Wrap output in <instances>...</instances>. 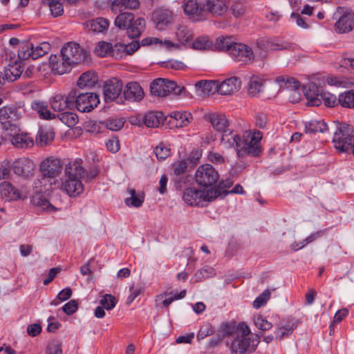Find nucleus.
<instances>
[{"label":"nucleus","instance_id":"1","mask_svg":"<svg viewBox=\"0 0 354 354\" xmlns=\"http://www.w3.org/2000/svg\"><path fill=\"white\" fill-rule=\"evenodd\" d=\"M262 136V133L259 131L254 132L245 131L239 140L237 156L239 158H243L245 155L252 157L259 156L262 152L260 144Z\"/></svg>","mask_w":354,"mask_h":354},{"label":"nucleus","instance_id":"2","mask_svg":"<svg viewBox=\"0 0 354 354\" xmlns=\"http://www.w3.org/2000/svg\"><path fill=\"white\" fill-rule=\"evenodd\" d=\"M333 138L335 148L340 153H352L354 156V134L353 128L347 124L337 122Z\"/></svg>","mask_w":354,"mask_h":354},{"label":"nucleus","instance_id":"3","mask_svg":"<svg viewBox=\"0 0 354 354\" xmlns=\"http://www.w3.org/2000/svg\"><path fill=\"white\" fill-rule=\"evenodd\" d=\"M114 24L118 28L126 30L129 37L136 38L145 30L146 23L142 17L134 19L131 12H122L115 17Z\"/></svg>","mask_w":354,"mask_h":354},{"label":"nucleus","instance_id":"4","mask_svg":"<svg viewBox=\"0 0 354 354\" xmlns=\"http://www.w3.org/2000/svg\"><path fill=\"white\" fill-rule=\"evenodd\" d=\"M220 195L221 192L218 189L203 191L195 187H188L183 191V198L189 205L203 206L204 202H211Z\"/></svg>","mask_w":354,"mask_h":354},{"label":"nucleus","instance_id":"5","mask_svg":"<svg viewBox=\"0 0 354 354\" xmlns=\"http://www.w3.org/2000/svg\"><path fill=\"white\" fill-rule=\"evenodd\" d=\"M73 106L80 112H90L100 103L97 94L91 92L81 93L77 89L71 91Z\"/></svg>","mask_w":354,"mask_h":354},{"label":"nucleus","instance_id":"6","mask_svg":"<svg viewBox=\"0 0 354 354\" xmlns=\"http://www.w3.org/2000/svg\"><path fill=\"white\" fill-rule=\"evenodd\" d=\"M335 30L338 33H345L354 28V11L347 7L339 6L333 14Z\"/></svg>","mask_w":354,"mask_h":354},{"label":"nucleus","instance_id":"7","mask_svg":"<svg viewBox=\"0 0 354 354\" xmlns=\"http://www.w3.org/2000/svg\"><path fill=\"white\" fill-rule=\"evenodd\" d=\"M61 53L72 66L88 62L89 53L75 42H68L62 48Z\"/></svg>","mask_w":354,"mask_h":354},{"label":"nucleus","instance_id":"8","mask_svg":"<svg viewBox=\"0 0 354 354\" xmlns=\"http://www.w3.org/2000/svg\"><path fill=\"white\" fill-rule=\"evenodd\" d=\"M21 118V112L15 108L3 106L0 109V122L10 135L19 131V120Z\"/></svg>","mask_w":354,"mask_h":354},{"label":"nucleus","instance_id":"9","mask_svg":"<svg viewBox=\"0 0 354 354\" xmlns=\"http://www.w3.org/2000/svg\"><path fill=\"white\" fill-rule=\"evenodd\" d=\"M219 175L210 164H204L198 167L194 179L201 187H208L214 185L218 180Z\"/></svg>","mask_w":354,"mask_h":354},{"label":"nucleus","instance_id":"10","mask_svg":"<svg viewBox=\"0 0 354 354\" xmlns=\"http://www.w3.org/2000/svg\"><path fill=\"white\" fill-rule=\"evenodd\" d=\"M290 46L288 43L278 38L261 39L257 41L254 50L257 57L263 59L270 51L288 49Z\"/></svg>","mask_w":354,"mask_h":354},{"label":"nucleus","instance_id":"11","mask_svg":"<svg viewBox=\"0 0 354 354\" xmlns=\"http://www.w3.org/2000/svg\"><path fill=\"white\" fill-rule=\"evenodd\" d=\"M259 343L245 335H237L232 342L230 351L232 354H250L255 351Z\"/></svg>","mask_w":354,"mask_h":354},{"label":"nucleus","instance_id":"12","mask_svg":"<svg viewBox=\"0 0 354 354\" xmlns=\"http://www.w3.org/2000/svg\"><path fill=\"white\" fill-rule=\"evenodd\" d=\"M231 57L240 64H249L253 62L256 56L255 53L246 44L236 43L231 48Z\"/></svg>","mask_w":354,"mask_h":354},{"label":"nucleus","instance_id":"13","mask_svg":"<svg viewBox=\"0 0 354 354\" xmlns=\"http://www.w3.org/2000/svg\"><path fill=\"white\" fill-rule=\"evenodd\" d=\"M40 171L43 180L48 179L49 182L54 180L62 171L60 160L53 157L46 158L40 164Z\"/></svg>","mask_w":354,"mask_h":354},{"label":"nucleus","instance_id":"14","mask_svg":"<svg viewBox=\"0 0 354 354\" xmlns=\"http://www.w3.org/2000/svg\"><path fill=\"white\" fill-rule=\"evenodd\" d=\"M229 0H205L204 10L207 15L215 17H224L229 10Z\"/></svg>","mask_w":354,"mask_h":354},{"label":"nucleus","instance_id":"15","mask_svg":"<svg viewBox=\"0 0 354 354\" xmlns=\"http://www.w3.org/2000/svg\"><path fill=\"white\" fill-rule=\"evenodd\" d=\"M183 8L185 15L193 21H203L207 19L204 7L199 8L197 0H185Z\"/></svg>","mask_w":354,"mask_h":354},{"label":"nucleus","instance_id":"16","mask_svg":"<svg viewBox=\"0 0 354 354\" xmlns=\"http://www.w3.org/2000/svg\"><path fill=\"white\" fill-rule=\"evenodd\" d=\"M11 166L15 174L25 178L32 176L35 168V162L26 157L15 160Z\"/></svg>","mask_w":354,"mask_h":354},{"label":"nucleus","instance_id":"17","mask_svg":"<svg viewBox=\"0 0 354 354\" xmlns=\"http://www.w3.org/2000/svg\"><path fill=\"white\" fill-rule=\"evenodd\" d=\"M153 20L158 30H164L174 21V13L168 9L160 8L153 12Z\"/></svg>","mask_w":354,"mask_h":354},{"label":"nucleus","instance_id":"18","mask_svg":"<svg viewBox=\"0 0 354 354\" xmlns=\"http://www.w3.org/2000/svg\"><path fill=\"white\" fill-rule=\"evenodd\" d=\"M122 89V82L117 78L108 80L104 86V97L106 102H113L118 98Z\"/></svg>","mask_w":354,"mask_h":354},{"label":"nucleus","instance_id":"19","mask_svg":"<svg viewBox=\"0 0 354 354\" xmlns=\"http://www.w3.org/2000/svg\"><path fill=\"white\" fill-rule=\"evenodd\" d=\"M52 71L55 74L62 75L71 71L72 64L62 55H52L49 59Z\"/></svg>","mask_w":354,"mask_h":354},{"label":"nucleus","instance_id":"20","mask_svg":"<svg viewBox=\"0 0 354 354\" xmlns=\"http://www.w3.org/2000/svg\"><path fill=\"white\" fill-rule=\"evenodd\" d=\"M241 86V82L236 77L227 78L222 82L218 81V93L222 95H230L237 92Z\"/></svg>","mask_w":354,"mask_h":354},{"label":"nucleus","instance_id":"21","mask_svg":"<svg viewBox=\"0 0 354 354\" xmlns=\"http://www.w3.org/2000/svg\"><path fill=\"white\" fill-rule=\"evenodd\" d=\"M61 189L69 196L76 197L82 193L84 186L81 179L64 178L61 185Z\"/></svg>","mask_w":354,"mask_h":354},{"label":"nucleus","instance_id":"22","mask_svg":"<svg viewBox=\"0 0 354 354\" xmlns=\"http://www.w3.org/2000/svg\"><path fill=\"white\" fill-rule=\"evenodd\" d=\"M124 98L131 102H138L144 97V91L140 84L135 82H129L123 92Z\"/></svg>","mask_w":354,"mask_h":354},{"label":"nucleus","instance_id":"23","mask_svg":"<svg viewBox=\"0 0 354 354\" xmlns=\"http://www.w3.org/2000/svg\"><path fill=\"white\" fill-rule=\"evenodd\" d=\"M51 108L55 111L62 112L67 109L73 108V99L71 98V92L67 95L62 94L55 95L50 101Z\"/></svg>","mask_w":354,"mask_h":354},{"label":"nucleus","instance_id":"24","mask_svg":"<svg viewBox=\"0 0 354 354\" xmlns=\"http://www.w3.org/2000/svg\"><path fill=\"white\" fill-rule=\"evenodd\" d=\"M140 48L138 41H133L129 44H118L114 46L112 52V57L116 59L122 58L127 55H132Z\"/></svg>","mask_w":354,"mask_h":354},{"label":"nucleus","instance_id":"25","mask_svg":"<svg viewBox=\"0 0 354 354\" xmlns=\"http://www.w3.org/2000/svg\"><path fill=\"white\" fill-rule=\"evenodd\" d=\"M303 91L308 100L307 105L319 106L321 104L320 93L316 84L310 83L304 86Z\"/></svg>","mask_w":354,"mask_h":354},{"label":"nucleus","instance_id":"26","mask_svg":"<svg viewBox=\"0 0 354 354\" xmlns=\"http://www.w3.org/2000/svg\"><path fill=\"white\" fill-rule=\"evenodd\" d=\"M275 83L278 85V91L287 89L290 92L295 90H298L300 87V83L294 77L289 75H283L276 77Z\"/></svg>","mask_w":354,"mask_h":354},{"label":"nucleus","instance_id":"27","mask_svg":"<svg viewBox=\"0 0 354 354\" xmlns=\"http://www.w3.org/2000/svg\"><path fill=\"white\" fill-rule=\"evenodd\" d=\"M240 138L241 136H239L232 130H224L221 138V144L225 149H229L231 147L235 148L237 153L238 144L239 142V140H240Z\"/></svg>","mask_w":354,"mask_h":354},{"label":"nucleus","instance_id":"28","mask_svg":"<svg viewBox=\"0 0 354 354\" xmlns=\"http://www.w3.org/2000/svg\"><path fill=\"white\" fill-rule=\"evenodd\" d=\"M0 194L8 201L17 200L21 197L19 190L6 181L0 184Z\"/></svg>","mask_w":354,"mask_h":354},{"label":"nucleus","instance_id":"29","mask_svg":"<svg viewBox=\"0 0 354 354\" xmlns=\"http://www.w3.org/2000/svg\"><path fill=\"white\" fill-rule=\"evenodd\" d=\"M139 0H114L111 4V10L114 12L124 10H136L140 7Z\"/></svg>","mask_w":354,"mask_h":354},{"label":"nucleus","instance_id":"30","mask_svg":"<svg viewBox=\"0 0 354 354\" xmlns=\"http://www.w3.org/2000/svg\"><path fill=\"white\" fill-rule=\"evenodd\" d=\"M85 174V169L80 161L69 162L65 167V178L81 179Z\"/></svg>","mask_w":354,"mask_h":354},{"label":"nucleus","instance_id":"31","mask_svg":"<svg viewBox=\"0 0 354 354\" xmlns=\"http://www.w3.org/2000/svg\"><path fill=\"white\" fill-rule=\"evenodd\" d=\"M22 72L21 63L15 62L14 63L9 64L8 66L5 68L3 75L5 80L9 82H14L20 77Z\"/></svg>","mask_w":354,"mask_h":354},{"label":"nucleus","instance_id":"32","mask_svg":"<svg viewBox=\"0 0 354 354\" xmlns=\"http://www.w3.org/2000/svg\"><path fill=\"white\" fill-rule=\"evenodd\" d=\"M12 144L17 148H27L33 145L32 138L26 133H12Z\"/></svg>","mask_w":354,"mask_h":354},{"label":"nucleus","instance_id":"33","mask_svg":"<svg viewBox=\"0 0 354 354\" xmlns=\"http://www.w3.org/2000/svg\"><path fill=\"white\" fill-rule=\"evenodd\" d=\"M163 121L164 115L161 112L151 111L142 117V122L149 128L158 127Z\"/></svg>","mask_w":354,"mask_h":354},{"label":"nucleus","instance_id":"34","mask_svg":"<svg viewBox=\"0 0 354 354\" xmlns=\"http://www.w3.org/2000/svg\"><path fill=\"white\" fill-rule=\"evenodd\" d=\"M195 86L205 95L218 93V80L198 81L196 83Z\"/></svg>","mask_w":354,"mask_h":354},{"label":"nucleus","instance_id":"35","mask_svg":"<svg viewBox=\"0 0 354 354\" xmlns=\"http://www.w3.org/2000/svg\"><path fill=\"white\" fill-rule=\"evenodd\" d=\"M208 120L212 127L218 131H224L229 124L226 116L221 113H213L208 116Z\"/></svg>","mask_w":354,"mask_h":354},{"label":"nucleus","instance_id":"36","mask_svg":"<svg viewBox=\"0 0 354 354\" xmlns=\"http://www.w3.org/2000/svg\"><path fill=\"white\" fill-rule=\"evenodd\" d=\"M54 136L53 130L41 128L36 137V144L39 147L48 145L53 140Z\"/></svg>","mask_w":354,"mask_h":354},{"label":"nucleus","instance_id":"37","mask_svg":"<svg viewBox=\"0 0 354 354\" xmlns=\"http://www.w3.org/2000/svg\"><path fill=\"white\" fill-rule=\"evenodd\" d=\"M192 31L185 25L178 26L176 31V37L178 41L183 45H185L191 41L193 38Z\"/></svg>","mask_w":354,"mask_h":354},{"label":"nucleus","instance_id":"38","mask_svg":"<svg viewBox=\"0 0 354 354\" xmlns=\"http://www.w3.org/2000/svg\"><path fill=\"white\" fill-rule=\"evenodd\" d=\"M299 322L295 319L288 320L285 325L279 326L277 328L276 337L282 339L284 337L291 334L295 328L297 327Z\"/></svg>","mask_w":354,"mask_h":354},{"label":"nucleus","instance_id":"39","mask_svg":"<svg viewBox=\"0 0 354 354\" xmlns=\"http://www.w3.org/2000/svg\"><path fill=\"white\" fill-rule=\"evenodd\" d=\"M213 46V41L207 35H200L195 38L191 43L193 49L205 50L211 49Z\"/></svg>","mask_w":354,"mask_h":354},{"label":"nucleus","instance_id":"40","mask_svg":"<svg viewBox=\"0 0 354 354\" xmlns=\"http://www.w3.org/2000/svg\"><path fill=\"white\" fill-rule=\"evenodd\" d=\"M31 106L43 119L49 120L55 117V115L49 111L47 104L44 102L35 101L32 103Z\"/></svg>","mask_w":354,"mask_h":354},{"label":"nucleus","instance_id":"41","mask_svg":"<svg viewBox=\"0 0 354 354\" xmlns=\"http://www.w3.org/2000/svg\"><path fill=\"white\" fill-rule=\"evenodd\" d=\"M97 82L96 76L90 72H86L79 77L77 81V86L80 88H91Z\"/></svg>","mask_w":354,"mask_h":354},{"label":"nucleus","instance_id":"42","mask_svg":"<svg viewBox=\"0 0 354 354\" xmlns=\"http://www.w3.org/2000/svg\"><path fill=\"white\" fill-rule=\"evenodd\" d=\"M263 84L262 80L258 77L251 78L248 84V94L252 97H257L262 92Z\"/></svg>","mask_w":354,"mask_h":354},{"label":"nucleus","instance_id":"43","mask_svg":"<svg viewBox=\"0 0 354 354\" xmlns=\"http://www.w3.org/2000/svg\"><path fill=\"white\" fill-rule=\"evenodd\" d=\"M338 102L343 107L354 108V90H349L339 94Z\"/></svg>","mask_w":354,"mask_h":354},{"label":"nucleus","instance_id":"44","mask_svg":"<svg viewBox=\"0 0 354 354\" xmlns=\"http://www.w3.org/2000/svg\"><path fill=\"white\" fill-rule=\"evenodd\" d=\"M151 94L158 97L166 96L165 88V79H156L153 80L150 85Z\"/></svg>","mask_w":354,"mask_h":354},{"label":"nucleus","instance_id":"45","mask_svg":"<svg viewBox=\"0 0 354 354\" xmlns=\"http://www.w3.org/2000/svg\"><path fill=\"white\" fill-rule=\"evenodd\" d=\"M128 192L131 196L125 199L126 205L136 207H140L144 201V196L137 194L135 189H129Z\"/></svg>","mask_w":354,"mask_h":354},{"label":"nucleus","instance_id":"46","mask_svg":"<svg viewBox=\"0 0 354 354\" xmlns=\"http://www.w3.org/2000/svg\"><path fill=\"white\" fill-rule=\"evenodd\" d=\"M109 26V21L105 18L98 17L90 21V30L95 32H102Z\"/></svg>","mask_w":354,"mask_h":354},{"label":"nucleus","instance_id":"47","mask_svg":"<svg viewBox=\"0 0 354 354\" xmlns=\"http://www.w3.org/2000/svg\"><path fill=\"white\" fill-rule=\"evenodd\" d=\"M236 44L234 42L232 37H219L216 41V47L221 50L228 51L231 53V48Z\"/></svg>","mask_w":354,"mask_h":354},{"label":"nucleus","instance_id":"48","mask_svg":"<svg viewBox=\"0 0 354 354\" xmlns=\"http://www.w3.org/2000/svg\"><path fill=\"white\" fill-rule=\"evenodd\" d=\"M59 119L68 127H73L78 122L77 115L72 112L65 111L57 115Z\"/></svg>","mask_w":354,"mask_h":354},{"label":"nucleus","instance_id":"49","mask_svg":"<svg viewBox=\"0 0 354 354\" xmlns=\"http://www.w3.org/2000/svg\"><path fill=\"white\" fill-rule=\"evenodd\" d=\"M306 128L310 133H324L328 130L327 124L323 120L310 121Z\"/></svg>","mask_w":354,"mask_h":354},{"label":"nucleus","instance_id":"50","mask_svg":"<svg viewBox=\"0 0 354 354\" xmlns=\"http://www.w3.org/2000/svg\"><path fill=\"white\" fill-rule=\"evenodd\" d=\"M32 44L30 42L22 43L18 49V57L20 59L26 60L32 59Z\"/></svg>","mask_w":354,"mask_h":354},{"label":"nucleus","instance_id":"51","mask_svg":"<svg viewBox=\"0 0 354 354\" xmlns=\"http://www.w3.org/2000/svg\"><path fill=\"white\" fill-rule=\"evenodd\" d=\"M173 118L176 120V126L183 127L189 123L192 115L188 112L175 111L173 113Z\"/></svg>","mask_w":354,"mask_h":354},{"label":"nucleus","instance_id":"52","mask_svg":"<svg viewBox=\"0 0 354 354\" xmlns=\"http://www.w3.org/2000/svg\"><path fill=\"white\" fill-rule=\"evenodd\" d=\"M114 46H112L111 44L105 42V41H100L98 42L97 46L95 48V53L99 57H104L107 55H110L112 56V50Z\"/></svg>","mask_w":354,"mask_h":354},{"label":"nucleus","instance_id":"53","mask_svg":"<svg viewBox=\"0 0 354 354\" xmlns=\"http://www.w3.org/2000/svg\"><path fill=\"white\" fill-rule=\"evenodd\" d=\"M124 124L123 118H111L106 121L102 122L101 124L111 131L120 130Z\"/></svg>","mask_w":354,"mask_h":354},{"label":"nucleus","instance_id":"54","mask_svg":"<svg viewBox=\"0 0 354 354\" xmlns=\"http://www.w3.org/2000/svg\"><path fill=\"white\" fill-rule=\"evenodd\" d=\"M50 44L48 42H43L34 47L32 45V59H36L47 54L50 50Z\"/></svg>","mask_w":354,"mask_h":354},{"label":"nucleus","instance_id":"55","mask_svg":"<svg viewBox=\"0 0 354 354\" xmlns=\"http://www.w3.org/2000/svg\"><path fill=\"white\" fill-rule=\"evenodd\" d=\"M165 88L166 91V96L170 93L180 95L185 91L184 87L178 86L176 82L167 80H165Z\"/></svg>","mask_w":354,"mask_h":354},{"label":"nucleus","instance_id":"56","mask_svg":"<svg viewBox=\"0 0 354 354\" xmlns=\"http://www.w3.org/2000/svg\"><path fill=\"white\" fill-rule=\"evenodd\" d=\"M46 3L54 17H59L63 14L64 8L59 0H46Z\"/></svg>","mask_w":354,"mask_h":354},{"label":"nucleus","instance_id":"57","mask_svg":"<svg viewBox=\"0 0 354 354\" xmlns=\"http://www.w3.org/2000/svg\"><path fill=\"white\" fill-rule=\"evenodd\" d=\"M319 98L324 101L326 106L329 107H334L339 104L336 96L329 92H321Z\"/></svg>","mask_w":354,"mask_h":354},{"label":"nucleus","instance_id":"58","mask_svg":"<svg viewBox=\"0 0 354 354\" xmlns=\"http://www.w3.org/2000/svg\"><path fill=\"white\" fill-rule=\"evenodd\" d=\"M11 162L8 160H3L0 162V180L8 179L11 173Z\"/></svg>","mask_w":354,"mask_h":354},{"label":"nucleus","instance_id":"59","mask_svg":"<svg viewBox=\"0 0 354 354\" xmlns=\"http://www.w3.org/2000/svg\"><path fill=\"white\" fill-rule=\"evenodd\" d=\"M154 153L158 160H165L170 156V148L160 143L154 149Z\"/></svg>","mask_w":354,"mask_h":354},{"label":"nucleus","instance_id":"60","mask_svg":"<svg viewBox=\"0 0 354 354\" xmlns=\"http://www.w3.org/2000/svg\"><path fill=\"white\" fill-rule=\"evenodd\" d=\"M270 297V292L268 289L265 290L260 295H259L256 299L253 301V307L254 308H259L264 306L267 301Z\"/></svg>","mask_w":354,"mask_h":354},{"label":"nucleus","instance_id":"61","mask_svg":"<svg viewBox=\"0 0 354 354\" xmlns=\"http://www.w3.org/2000/svg\"><path fill=\"white\" fill-rule=\"evenodd\" d=\"M255 326L260 330L266 331L270 330L272 327V323L267 321L261 315L255 316L254 318Z\"/></svg>","mask_w":354,"mask_h":354},{"label":"nucleus","instance_id":"62","mask_svg":"<svg viewBox=\"0 0 354 354\" xmlns=\"http://www.w3.org/2000/svg\"><path fill=\"white\" fill-rule=\"evenodd\" d=\"M174 174L178 177L186 172L187 168V163L186 160H181L176 162L172 165Z\"/></svg>","mask_w":354,"mask_h":354},{"label":"nucleus","instance_id":"63","mask_svg":"<svg viewBox=\"0 0 354 354\" xmlns=\"http://www.w3.org/2000/svg\"><path fill=\"white\" fill-rule=\"evenodd\" d=\"M33 202L37 206L41 207L43 209L50 211L54 209L50 202L41 196H34Z\"/></svg>","mask_w":354,"mask_h":354},{"label":"nucleus","instance_id":"64","mask_svg":"<svg viewBox=\"0 0 354 354\" xmlns=\"http://www.w3.org/2000/svg\"><path fill=\"white\" fill-rule=\"evenodd\" d=\"M214 333V329L210 324H204L200 328L197 334V339L198 341L203 339L207 336L212 335Z\"/></svg>","mask_w":354,"mask_h":354}]
</instances>
